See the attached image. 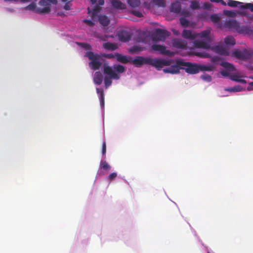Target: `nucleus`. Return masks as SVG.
Listing matches in <instances>:
<instances>
[{
	"label": "nucleus",
	"mask_w": 253,
	"mask_h": 253,
	"mask_svg": "<svg viewBox=\"0 0 253 253\" xmlns=\"http://www.w3.org/2000/svg\"><path fill=\"white\" fill-rule=\"evenodd\" d=\"M132 63L136 67H140L143 64H147L155 67L159 70L164 66H169L171 61L137 56L132 61Z\"/></svg>",
	"instance_id": "1"
},
{
	"label": "nucleus",
	"mask_w": 253,
	"mask_h": 253,
	"mask_svg": "<svg viewBox=\"0 0 253 253\" xmlns=\"http://www.w3.org/2000/svg\"><path fill=\"white\" fill-rule=\"evenodd\" d=\"M103 73L109 76V77H105L104 78V84L106 88L111 85V79L119 80L120 78V76L115 71H114L111 67L108 65H104Z\"/></svg>",
	"instance_id": "2"
},
{
	"label": "nucleus",
	"mask_w": 253,
	"mask_h": 253,
	"mask_svg": "<svg viewBox=\"0 0 253 253\" xmlns=\"http://www.w3.org/2000/svg\"><path fill=\"white\" fill-rule=\"evenodd\" d=\"M86 56L91 61L89 63V67L93 70H98L101 67L102 63L100 61V56L94 54L92 51H89L86 54Z\"/></svg>",
	"instance_id": "3"
},
{
	"label": "nucleus",
	"mask_w": 253,
	"mask_h": 253,
	"mask_svg": "<svg viewBox=\"0 0 253 253\" xmlns=\"http://www.w3.org/2000/svg\"><path fill=\"white\" fill-rule=\"evenodd\" d=\"M233 54L236 58L243 59L248 60L253 59V50L252 49H236L233 52Z\"/></svg>",
	"instance_id": "4"
},
{
	"label": "nucleus",
	"mask_w": 253,
	"mask_h": 253,
	"mask_svg": "<svg viewBox=\"0 0 253 253\" xmlns=\"http://www.w3.org/2000/svg\"><path fill=\"white\" fill-rule=\"evenodd\" d=\"M177 64L181 66H185V71L191 74H196L200 71L199 65L196 64H192L190 62H184L180 60H177Z\"/></svg>",
	"instance_id": "5"
},
{
	"label": "nucleus",
	"mask_w": 253,
	"mask_h": 253,
	"mask_svg": "<svg viewBox=\"0 0 253 253\" xmlns=\"http://www.w3.org/2000/svg\"><path fill=\"white\" fill-rule=\"evenodd\" d=\"M26 10H30L34 11L36 13L38 14H45L48 13L51 11V8L49 6L45 7L43 8L37 7L35 3H32L25 7Z\"/></svg>",
	"instance_id": "6"
},
{
	"label": "nucleus",
	"mask_w": 253,
	"mask_h": 253,
	"mask_svg": "<svg viewBox=\"0 0 253 253\" xmlns=\"http://www.w3.org/2000/svg\"><path fill=\"white\" fill-rule=\"evenodd\" d=\"M151 50L158 52L163 55H167L169 56H172L174 55L172 52L169 50H167L165 46L157 44H153L151 46Z\"/></svg>",
	"instance_id": "7"
},
{
	"label": "nucleus",
	"mask_w": 253,
	"mask_h": 253,
	"mask_svg": "<svg viewBox=\"0 0 253 253\" xmlns=\"http://www.w3.org/2000/svg\"><path fill=\"white\" fill-rule=\"evenodd\" d=\"M119 39L123 42H128L131 38V34L129 32L126 30H122L119 32L118 34Z\"/></svg>",
	"instance_id": "8"
},
{
	"label": "nucleus",
	"mask_w": 253,
	"mask_h": 253,
	"mask_svg": "<svg viewBox=\"0 0 253 253\" xmlns=\"http://www.w3.org/2000/svg\"><path fill=\"white\" fill-rule=\"evenodd\" d=\"M155 34L158 41H164L167 37L170 35L169 32L161 29H157Z\"/></svg>",
	"instance_id": "9"
},
{
	"label": "nucleus",
	"mask_w": 253,
	"mask_h": 253,
	"mask_svg": "<svg viewBox=\"0 0 253 253\" xmlns=\"http://www.w3.org/2000/svg\"><path fill=\"white\" fill-rule=\"evenodd\" d=\"M225 26L230 29H234L237 31L240 32L241 27L239 23L236 20H229L225 23Z\"/></svg>",
	"instance_id": "10"
},
{
	"label": "nucleus",
	"mask_w": 253,
	"mask_h": 253,
	"mask_svg": "<svg viewBox=\"0 0 253 253\" xmlns=\"http://www.w3.org/2000/svg\"><path fill=\"white\" fill-rule=\"evenodd\" d=\"M181 65H178L177 64V61L176 62V64L171 65L169 67L165 68L163 69V72L165 73H170L172 74H177L179 73L180 66Z\"/></svg>",
	"instance_id": "11"
},
{
	"label": "nucleus",
	"mask_w": 253,
	"mask_h": 253,
	"mask_svg": "<svg viewBox=\"0 0 253 253\" xmlns=\"http://www.w3.org/2000/svg\"><path fill=\"white\" fill-rule=\"evenodd\" d=\"M211 42H204L200 40H195L193 42L194 46L197 48H202L204 49H210L211 47Z\"/></svg>",
	"instance_id": "12"
},
{
	"label": "nucleus",
	"mask_w": 253,
	"mask_h": 253,
	"mask_svg": "<svg viewBox=\"0 0 253 253\" xmlns=\"http://www.w3.org/2000/svg\"><path fill=\"white\" fill-rule=\"evenodd\" d=\"M187 44V42L182 39H175L172 42V46L178 49L186 48Z\"/></svg>",
	"instance_id": "13"
},
{
	"label": "nucleus",
	"mask_w": 253,
	"mask_h": 253,
	"mask_svg": "<svg viewBox=\"0 0 253 253\" xmlns=\"http://www.w3.org/2000/svg\"><path fill=\"white\" fill-rule=\"evenodd\" d=\"M101 9V8L100 7V6L96 5L92 9H90L89 7L87 8L88 13L90 14L91 18L92 20H94L97 17L98 14Z\"/></svg>",
	"instance_id": "14"
},
{
	"label": "nucleus",
	"mask_w": 253,
	"mask_h": 253,
	"mask_svg": "<svg viewBox=\"0 0 253 253\" xmlns=\"http://www.w3.org/2000/svg\"><path fill=\"white\" fill-rule=\"evenodd\" d=\"M211 49L215 52L218 53L220 55H228V51L221 45H216L211 47Z\"/></svg>",
	"instance_id": "15"
},
{
	"label": "nucleus",
	"mask_w": 253,
	"mask_h": 253,
	"mask_svg": "<svg viewBox=\"0 0 253 253\" xmlns=\"http://www.w3.org/2000/svg\"><path fill=\"white\" fill-rule=\"evenodd\" d=\"M182 36L184 38L189 40H194L197 38L196 33H192L191 31L188 30H184Z\"/></svg>",
	"instance_id": "16"
},
{
	"label": "nucleus",
	"mask_w": 253,
	"mask_h": 253,
	"mask_svg": "<svg viewBox=\"0 0 253 253\" xmlns=\"http://www.w3.org/2000/svg\"><path fill=\"white\" fill-rule=\"evenodd\" d=\"M169 9L171 12L176 14L179 13L181 9V4L179 1H176L171 4Z\"/></svg>",
	"instance_id": "17"
},
{
	"label": "nucleus",
	"mask_w": 253,
	"mask_h": 253,
	"mask_svg": "<svg viewBox=\"0 0 253 253\" xmlns=\"http://www.w3.org/2000/svg\"><path fill=\"white\" fill-rule=\"evenodd\" d=\"M111 4L114 8L118 9H124L126 8V4L119 0H112Z\"/></svg>",
	"instance_id": "18"
},
{
	"label": "nucleus",
	"mask_w": 253,
	"mask_h": 253,
	"mask_svg": "<svg viewBox=\"0 0 253 253\" xmlns=\"http://www.w3.org/2000/svg\"><path fill=\"white\" fill-rule=\"evenodd\" d=\"M197 37L201 38H205L207 41L211 42L210 38V31L207 30L203 31L199 33H196Z\"/></svg>",
	"instance_id": "19"
},
{
	"label": "nucleus",
	"mask_w": 253,
	"mask_h": 253,
	"mask_svg": "<svg viewBox=\"0 0 253 253\" xmlns=\"http://www.w3.org/2000/svg\"><path fill=\"white\" fill-rule=\"evenodd\" d=\"M103 76L100 72H96L93 77V82L97 85H100L102 82Z\"/></svg>",
	"instance_id": "20"
},
{
	"label": "nucleus",
	"mask_w": 253,
	"mask_h": 253,
	"mask_svg": "<svg viewBox=\"0 0 253 253\" xmlns=\"http://www.w3.org/2000/svg\"><path fill=\"white\" fill-rule=\"evenodd\" d=\"M96 92L99 95V98L100 102V105L102 107L104 106V93L103 89L101 88H96Z\"/></svg>",
	"instance_id": "21"
},
{
	"label": "nucleus",
	"mask_w": 253,
	"mask_h": 253,
	"mask_svg": "<svg viewBox=\"0 0 253 253\" xmlns=\"http://www.w3.org/2000/svg\"><path fill=\"white\" fill-rule=\"evenodd\" d=\"M99 23L103 26H107L110 23V19L105 15H101L98 17Z\"/></svg>",
	"instance_id": "22"
},
{
	"label": "nucleus",
	"mask_w": 253,
	"mask_h": 253,
	"mask_svg": "<svg viewBox=\"0 0 253 253\" xmlns=\"http://www.w3.org/2000/svg\"><path fill=\"white\" fill-rule=\"evenodd\" d=\"M116 58L118 61L122 63H127L129 62L127 57L120 53H116Z\"/></svg>",
	"instance_id": "23"
},
{
	"label": "nucleus",
	"mask_w": 253,
	"mask_h": 253,
	"mask_svg": "<svg viewBox=\"0 0 253 253\" xmlns=\"http://www.w3.org/2000/svg\"><path fill=\"white\" fill-rule=\"evenodd\" d=\"M103 47L105 49L111 50H115L118 48V46L116 44L109 42L104 43Z\"/></svg>",
	"instance_id": "24"
},
{
	"label": "nucleus",
	"mask_w": 253,
	"mask_h": 253,
	"mask_svg": "<svg viewBox=\"0 0 253 253\" xmlns=\"http://www.w3.org/2000/svg\"><path fill=\"white\" fill-rule=\"evenodd\" d=\"M127 2L128 5L133 8L138 7L141 3L140 0H127Z\"/></svg>",
	"instance_id": "25"
},
{
	"label": "nucleus",
	"mask_w": 253,
	"mask_h": 253,
	"mask_svg": "<svg viewBox=\"0 0 253 253\" xmlns=\"http://www.w3.org/2000/svg\"><path fill=\"white\" fill-rule=\"evenodd\" d=\"M221 65L229 71H234L235 69L233 65L227 62H222Z\"/></svg>",
	"instance_id": "26"
},
{
	"label": "nucleus",
	"mask_w": 253,
	"mask_h": 253,
	"mask_svg": "<svg viewBox=\"0 0 253 253\" xmlns=\"http://www.w3.org/2000/svg\"><path fill=\"white\" fill-rule=\"evenodd\" d=\"M227 4L229 6L232 7H237L238 5L241 6V5H243V2L233 0H228Z\"/></svg>",
	"instance_id": "27"
},
{
	"label": "nucleus",
	"mask_w": 253,
	"mask_h": 253,
	"mask_svg": "<svg viewBox=\"0 0 253 253\" xmlns=\"http://www.w3.org/2000/svg\"><path fill=\"white\" fill-rule=\"evenodd\" d=\"M240 76L236 75H230V79L232 81H234L237 82L241 83L242 84H246V81L244 79H241L240 78Z\"/></svg>",
	"instance_id": "28"
},
{
	"label": "nucleus",
	"mask_w": 253,
	"mask_h": 253,
	"mask_svg": "<svg viewBox=\"0 0 253 253\" xmlns=\"http://www.w3.org/2000/svg\"><path fill=\"white\" fill-rule=\"evenodd\" d=\"M242 90L243 87L239 85L235 86L232 87L225 88V90L226 91L233 92H240Z\"/></svg>",
	"instance_id": "29"
},
{
	"label": "nucleus",
	"mask_w": 253,
	"mask_h": 253,
	"mask_svg": "<svg viewBox=\"0 0 253 253\" xmlns=\"http://www.w3.org/2000/svg\"><path fill=\"white\" fill-rule=\"evenodd\" d=\"M224 42L226 44L233 45L236 43L235 40L232 36H227L225 38Z\"/></svg>",
	"instance_id": "30"
},
{
	"label": "nucleus",
	"mask_w": 253,
	"mask_h": 253,
	"mask_svg": "<svg viewBox=\"0 0 253 253\" xmlns=\"http://www.w3.org/2000/svg\"><path fill=\"white\" fill-rule=\"evenodd\" d=\"M223 14L230 17H235L237 15V12L234 10H224L223 12Z\"/></svg>",
	"instance_id": "31"
},
{
	"label": "nucleus",
	"mask_w": 253,
	"mask_h": 253,
	"mask_svg": "<svg viewBox=\"0 0 253 253\" xmlns=\"http://www.w3.org/2000/svg\"><path fill=\"white\" fill-rule=\"evenodd\" d=\"M200 70L203 71H211L214 67L212 65H199Z\"/></svg>",
	"instance_id": "32"
},
{
	"label": "nucleus",
	"mask_w": 253,
	"mask_h": 253,
	"mask_svg": "<svg viewBox=\"0 0 253 253\" xmlns=\"http://www.w3.org/2000/svg\"><path fill=\"white\" fill-rule=\"evenodd\" d=\"M100 168L108 171L111 169V167L106 161H101L100 164Z\"/></svg>",
	"instance_id": "33"
},
{
	"label": "nucleus",
	"mask_w": 253,
	"mask_h": 253,
	"mask_svg": "<svg viewBox=\"0 0 253 253\" xmlns=\"http://www.w3.org/2000/svg\"><path fill=\"white\" fill-rule=\"evenodd\" d=\"M194 54L196 56L200 57L201 58H210L211 55L209 53L206 52H196L194 53Z\"/></svg>",
	"instance_id": "34"
},
{
	"label": "nucleus",
	"mask_w": 253,
	"mask_h": 253,
	"mask_svg": "<svg viewBox=\"0 0 253 253\" xmlns=\"http://www.w3.org/2000/svg\"><path fill=\"white\" fill-rule=\"evenodd\" d=\"M114 69L116 71V72L118 73H122L125 72V68L122 65H117L114 66Z\"/></svg>",
	"instance_id": "35"
},
{
	"label": "nucleus",
	"mask_w": 253,
	"mask_h": 253,
	"mask_svg": "<svg viewBox=\"0 0 253 253\" xmlns=\"http://www.w3.org/2000/svg\"><path fill=\"white\" fill-rule=\"evenodd\" d=\"M153 2L160 7H164L166 6L165 0H153Z\"/></svg>",
	"instance_id": "36"
},
{
	"label": "nucleus",
	"mask_w": 253,
	"mask_h": 253,
	"mask_svg": "<svg viewBox=\"0 0 253 253\" xmlns=\"http://www.w3.org/2000/svg\"><path fill=\"white\" fill-rule=\"evenodd\" d=\"M241 9H249L251 11L253 12V3H247L245 4L241 5Z\"/></svg>",
	"instance_id": "37"
},
{
	"label": "nucleus",
	"mask_w": 253,
	"mask_h": 253,
	"mask_svg": "<svg viewBox=\"0 0 253 253\" xmlns=\"http://www.w3.org/2000/svg\"><path fill=\"white\" fill-rule=\"evenodd\" d=\"M49 3L50 2L48 0H41L39 2V4L41 6H44V7L47 6H49L50 7V4Z\"/></svg>",
	"instance_id": "38"
},
{
	"label": "nucleus",
	"mask_w": 253,
	"mask_h": 253,
	"mask_svg": "<svg viewBox=\"0 0 253 253\" xmlns=\"http://www.w3.org/2000/svg\"><path fill=\"white\" fill-rule=\"evenodd\" d=\"M190 7L193 9H198L200 8L199 2L197 1H192Z\"/></svg>",
	"instance_id": "39"
},
{
	"label": "nucleus",
	"mask_w": 253,
	"mask_h": 253,
	"mask_svg": "<svg viewBox=\"0 0 253 253\" xmlns=\"http://www.w3.org/2000/svg\"><path fill=\"white\" fill-rule=\"evenodd\" d=\"M210 19L214 23H217L220 20V17L216 14L211 15Z\"/></svg>",
	"instance_id": "40"
},
{
	"label": "nucleus",
	"mask_w": 253,
	"mask_h": 253,
	"mask_svg": "<svg viewBox=\"0 0 253 253\" xmlns=\"http://www.w3.org/2000/svg\"><path fill=\"white\" fill-rule=\"evenodd\" d=\"M180 22L181 25L183 27H187L189 24L188 21L185 17L180 18Z\"/></svg>",
	"instance_id": "41"
},
{
	"label": "nucleus",
	"mask_w": 253,
	"mask_h": 253,
	"mask_svg": "<svg viewBox=\"0 0 253 253\" xmlns=\"http://www.w3.org/2000/svg\"><path fill=\"white\" fill-rule=\"evenodd\" d=\"M201 78L208 82H210L211 81V77L208 74H205L201 76Z\"/></svg>",
	"instance_id": "42"
},
{
	"label": "nucleus",
	"mask_w": 253,
	"mask_h": 253,
	"mask_svg": "<svg viewBox=\"0 0 253 253\" xmlns=\"http://www.w3.org/2000/svg\"><path fill=\"white\" fill-rule=\"evenodd\" d=\"M131 13L133 15H134V16H136L137 17H139V18L143 17L142 13L140 11H139L138 10H132L131 11Z\"/></svg>",
	"instance_id": "43"
},
{
	"label": "nucleus",
	"mask_w": 253,
	"mask_h": 253,
	"mask_svg": "<svg viewBox=\"0 0 253 253\" xmlns=\"http://www.w3.org/2000/svg\"><path fill=\"white\" fill-rule=\"evenodd\" d=\"M102 56L108 59H112L116 57V53L115 54L113 53H109V54H106L104 53L102 54Z\"/></svg>",
	"instance_id": "44"
},
{
	"label": "nucleus",
	"mask_w": 253,
	"mask_h": 253,
	"mask_svg": "<svg viewBox=\"0 0 253 253\" xmlns=\"http://www.w3.org/2000/svg\"><path fill=\"white\" fill-rule=\"evenodd\" d=\"M117 176V173L116 172L111 173L107 177V179L109 181L113 180Z\"/></svg>",
	"instance_id": "45"
},
{
	"label": "nucleus",
	"mask_w": 253,
	"mask_h": 253,
	"mask_svg": "<svg viewBox=\"0 0 253 253\" xmlns=\"http://www.w3.org/2000/svg\"><path fill=\"white\" fill-rule=\"evenodd\" d=\"M132 52H137L142 51L143 49L141 47L137 45H134L131 49Z\"/></svg>",
	"instance_id": "46"
},
{
	"label": "nucleus",
	"mask_w": 253,
	"mask_h": 253,
	"mask_svg": "<svg viewBox=\"0 0 253 253\" xmlns=\"http://www.w3.org/2000/svg\"><path fill=\"white\" fill-rule=\"evenodd\" d=\"M83 22L87 24L89 26H93L94 25V23L92 22L91 20H87V19H84Z\"/></svg>",
	"instance_id": "47"
},
{
	"label": "nucleus",
	"mask_w": 253,
	"mask_h": 253,
	"mask_svg": "<svg viewBox=\"0 0 253 253\" xmlns=\"http://www.w3.org/2000/svg\"><path fill=\"white\" fill-rule=\"evenodd\" d=\"M106 151V142H104L102 144V153L103 155L105 156Z\"/></svg>",
	"instance_id": "48"
},
{
	"label": "nucleus",
	"mask_w": 253,
	"mask_h": 253,
	"mask_svg": "<svg viewBox=\"0 0 253 253\" xmlns=\"http://www.w3.org/2000/svg\"><path fill=\"white\" fill-rule=\"evenodd\" d=\"M229 71L228 70H223L220 73L221 75H222L224 77H230L229 73L228 72Z\"/></svg>",
	"instance_id": "49"
},
{
	"label": "nucleus",
	"mask_w": 253,
	"mask_h": 253,
	"mask_svg": "<svg viewBox=\"0 0 253 253\" xmlns=\"http://www.w3.org/2000/svg\"><path fill=\"white\" fill-rule=\"evenodd\" d=\"M181 15L184 16V17H189L190 15V12L187 10H183L181 12Z\"/></svg>",
	"instance_id": "50"
},
{
	"label": "nucleus",
	"mask_w": 253,
	"mask_h": 253,
	"mask_svg": "<svg viewBox=\"0 0 253 253\" xmlns=\"http://www.w3.org/2000/svg\"><path fill=\"white\" fill-rule=\"evenodd\" d=\"M248 12L246 11H240L237 13V14H239L240 16H246L247 15Z\"/></svg>",
	"instance_id": "51"
},
{
	"label": "nucleus",
	"mask_w": 253,
	"mask_h": 253,
	"mask_svg": "<svg viewBox=\"0 0 253 253\" xmlns=\"http://www.w3.org/2000/svg\"><path fill=\"white\" fill-rule=\"evenodd\" d=\"M64 8L66 10H69L71 9V5L69 2H66L64 6Z\"/></svg>",
	"instance_id": "52"
},
{
	"label": "nucleus",
	"mask_w": 253,
	"mask_h": 253,
	"mask_svg": "<svg viewBox=\"0 0 253 253\" xmlns=\"http://www.w3.org/2000/svg\"><path fill=\"white\" fill-rule=\"evenodd\" d=\"M211 4L209 3H206L204 4V7L208 10H209L211 8Z\"/></svg>",
	"instance_id": "53"
},
{
	"label": "nucleus",
	"mask_w": 253,
	"mask_h": 253,
	"mask_svg": "<svg viewBox=\"0 0 253 253\" xmlns=\"http://www.w3.org/2000/svg\"><path fill=\"white\" fill-rule=\"evenodd\" d=\"M247 18H248L250 20H253V15L250 14L248 12L247 15L246 16Z\"/></svg>",
	"instance_id": "54"
},
{
	"label": "nucleus",
	"mask_w": 253,
	"mask_h": 253,
	"mask_svg": "<svg viewBox=\"0 0 253 253\" xmlns=\"http://www.w3.org/2000/svg\"><path fill=\"white\" fill-rule=\"evenodd\" d=\"M104 3V0H98V5H103Z\"/></svg>",
	"instance_id": "55"
},
{
	"label": "nucleus",
	"mask_w": 253,
	"mask_h": 253,
	"mask_svg": "<svg viewBox=\"0 0 253 253\" xmlns=\"http://www.w3.org/2000/svg\"><path fill=\"white\" fill-rule=\"evenodd\" d=\"M249 86L248 87L247 89L248 90H251L252 89V87H253V82H251L249 84Z\"/></svg>",
	"instance_id": "56"
},
{
	"label": "nucleus",
	"mask_w": 253,
	"mask_h": 253,
	"mask_svg": "<svg viewBox=\"0 0 253 253\" xmlns=\"http://www.w3.org/2000/svg\"><path fill=\"white\" fill-rule=\"evenodd\" d=\"M218 60V58L217 57H213L211 59V61L213 62H215Z\"/></svg>",
	"instance_id": "57"
},
{
	"label": "nucleus",
	"mask_w": 253,
	"mask_h": 253,
	"mask_svg": "<svg viewBox=\"0 0 253 253\" xmlns=\"http://www.w3.org/2000/svg\"><path fill=\"white\" fill-rule=\"evenodd\" d=\"M49 1L54 4H56L57 3V0H48Z\"/></svg>",
	"instance_id": "58"
},
{
	"label": "nucleus",
	"mask_w": 253,
	"mask_h": 253,
	"mask_svg": "<svg viewBox=\"0 0 253 253\" xmlns=\"http://www.w3.org/2000/svg\"><path fill=\"white\" fill-rule=\"evenodd\" d=\"M220 3H221L223 5H226V4H227L224 1H223V0H220V1H219Z\"/></svg>",
	"instance_id": "59"
},
{
	"label": "nucleus",
	"mask_w": 253,
	"mask_h": 253,
	"mask_svg": "<svg viewBox=\"0 0 253 253\" xmlns=\"http://www.w3.org/2000/svg\"><path fill=\"white\" fill-rule=\"evenodd\" d=\"M210 1L212 2H217L219 3L220 1V0H210Z\"/></svg>",
	"instance_id": "60"
},
{
	"label": "nucleus",
	"mask_w": 253,
	"mask_h": 253,
	"mask_svg": "<svg viewBox=\"0 0 253 253\" xmlns=\"http://www.w3.org/2000/svg\"><path fill=\"white\" fill-rule=\"evenodd\" d=\"M18 1H20L23 2H25L30 1V0H18Z\"/></svg>",
	"instance_id": "61"
},
{
	"label": "nucleus",
	"mask_w": 253,
	"mask_h": 253,
	"mask_svg": "<svg viewBox=\"0 0 253 253\" xmlns=\"http://www.w3.org/2000/svg\"><path fill=\"white\" fill-rule=\"evenodd\" d=\"M92 4H95L97 0H90Z\"/></svg>",
	"instance_id": "62"
},
{
	"label": "nucleus",
	"mask_w": 253,
	"mask_h": 253,
	"mask_svg": "<svg viewBox=\"0 0 253 253\" xmlns=\"http://www.w3.org/2000/svg\"><path fill=\"white\" fill-rule=\"evenodd\" d=\"M5 1H18V0H4Z\"/></svg>",
	"instance_id": "63"
},
{
	"label": "nucleus",
	"mask_w": 253,
	"mask_h": 253,
	"mask_svg": "<svg viewBox=\"0 0 253 253\" xmlns=\"http://www.w3.org/2000/svg\"><path fill=\"white\" fill-rule=\"evenodd\" d=\"M62 13H60V12L58 13V15H62Z\"/></svg>",
	"instance_id": "64"
}]
</instances>
